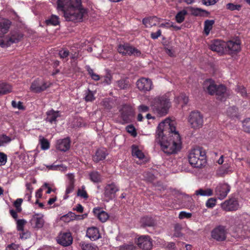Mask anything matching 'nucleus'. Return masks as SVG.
I'll return each mask as SVG.
<instances>
[{
  "instance_id": "680f3d73",
  "label": "nucleus",
  "mask_w": 250,
  "mask_h": 250,
  "mask_svg": "<svg viewBox=\"0 0 250 250\" xmlns=\"http://www.w3.org/2000/svg\"><path fill=\"white\" fill-rule=\"evenodd\" d=\"M102 82L105 84H110L111 82V77L110 75L107 74L104 76V78L102 77Z\"/></svg>"
},
{
  "instance_id": "f704fd0d",
  "label": "nucleus",
  "mask_w": 250,
  "mask_h": 250,
  "mask_svg": "<svg viewBox=\"0 0 250 250\" xmlns=\"http://www.w3.org/2000/svg\"><path fill=\"white\" fill-rule=\"evenodd\" d=\"M214 22V20H207L205 21L204 31L206 35H208L209 34Z\"/></svg>"
},
{
  "instance_id": "7c9ffc66",
  "label": "nucleus",
  "mask_w": 250,
  "mask_h": 250,
  "mask_svg": "<svg viewBox=\"0 0 250 250\" xmlns=\"http://www.w3.org/2000/svg\"><path fill=\"white\" fill-rule=\"evenodd\" d=\"M46 167L48 170H60L61 171H64L67 170V167L64 165L56 164V163H54L51 165H47Z\"/></svg>"
},
{
  "instance_id": "58836bf2",
  "label": "nucleus",
  "mask_w": 250,
  "mask_h": 250,
  "mask_svg": "<svg viewBox=\"0 0 250 250\" xmlns=\"http://www.w3.org/2000/svg\"><path fill=\"white\" fill-rule=\"evenodd\" d=\"M77 196L83 199H87L88 198V195L85 190V187L82 186L81 188H79L77 191Z\"/></svg>"
},
{
  "instance_id": "4c0bfd02",
  "label": "nucleus",
  "mask_w": 250,
  "mask_h": 250,
  "mask_svg": "<svg viewBox=\"0 0 250 250\" xmlns=\"http://www.w3.org/2000/svg\"><path fill=\"white\" fill-rule=\"evenodd\" d=\"M45 23L47 25H57L59 24V19L56 16L52 15L50 18L45 21Z\"/></svg>"
},
{
  "instance_id": "c03bdc74",
  "label": "nucleus",
  "mask_w": 250,
  "mask_h": 250,
  "mask_svg": "<svg viewBox=\"0 0 250 250\" xmlns=\"http://www.w3.org/2000/svg\"><path fill=\"white\" fill-rule=\"evenodd\" d=\"M136 246L133 244H124L123 245L120 246L118 249L119 250H135Z\"/></svg>"
},
{
  "instance_id": "cd10ccee",
  "label": "nucleus",
  "mask_w": 250,
  "mask_h": 250,
  "mask_svg": "<svg viewBox=\"0 0 250 250\" xmlns=\"http://www.w3.org/2000/svg\"><path fill=\"white\" fill-rule=\"evenodd\" d=\"M191 14L195 16H206L208 17L209 13L207 11L199 8L190 7Z\"/></svg>"
},
{
  "instance_id": "09e8293b",
  "label": "nucleus",
  "mask_w": 250,
  "mask_h": 250,
  "mask_svg": "<svg viewBox=\"0 0 250 250\" xmlns=\"http://www.w3.org/2000/svg\"><path fill=\"white\" fill-rule=\"evenodd\" d=\"M243 129L244 131L250 133V118H247L243 121Z\"/></svg>"
},
{
  "instance_id": "b1692460",
  "label": "nucleus",
  "mask_w": 250,
  "mask_h": 250,
  "mask_svg": "<svg viewBox=\"0 0 250 250\" xmlns=\"http://www.w3.org/2000/svg\"><path fill=\"white\" fill-rule=\"evenodd\" d=\"M11 22L8 19L0 17V34H4L8 31Z\"/></svg>"
},
{
  "instance_id": "f3484780",
  "label": "nucleus",
  "mask_w": 250,
  "mask_h": 250,
  "mask_svg": "<svg viewBox=\"0 0 250 250\" xmlns=\"http://www.w3.org/2000/svg\"><path fill=\"white\" fill-rule=\"evenodd\" d=\"M73 241L71 233L70 232L61 233L57 240L58 243L64 247L70 245Z\"/></svg>"
},
{
  "instance_id": "423d86ee",
  "label": "nucleus",
  "mask_w": 250,
  "mask_h": 250,
  "mask_svg": "<svg viewBox=\"0 0 250 250\" xmlns=\"http://www.w3.org/2000/svg\"><path fill=\"white\" fill-rule=\"evenodd\" d=\"M206 152L202 147L197 146L191 149L188 159L189 164L194 167L201 168L206 164Z\"/></svg>"
},
{
  "instance_id": "dca6fc26",
  "label": "nucleus",
  "mask_w": 250,
  "mask_h": 250,
  "mask_svg": "<svg viewBox=\"0 0 250 250\" xmlns=\"http://www.w3.org/2000/svg\"><path fill=\"white\" fill-rule=\"evenodd\" d=\"M137 245L143 250H150L152 247V240L149 236H141L138 239Z\"/></svg>"
},
{
  "instance_id": "a18cd8bd",
  "label": "nucleus",
  "mask_w": 250,
  "mask_h": 250,
  "mask_svg": "<svg viewBox=\"0 0 250 250\" xmlns=\"http://www.w3.org/2000/svg\"><path fill=\"white\" fill-rule=\"evenodd\" d=\"M95 99L93 91L88 89L87 91L85 93V96L84 97L85 101L87 102H92L95 100Z\"/></svg>"
},
{
  "instance_id": "6e6d98bb",
  "label": "nucleus",
  "mask_w": 250,
  "mask_h": 250,
  "mask_svg": "<svg viewBox=\"0 0 250 250\" xmlns=\"http://www.w3.org/2000/svg\"><path fill=\"white\" fill-rule=\"evenodd\" d=\"M12 105L14 108H17L19 109L20 110H24L25 109V107L22 105V103L19 101L18 103H17L15 101H12Z\"/></svg>"
},
{
  "instance_id": "c85d7f7f",
  "label": "nucleus",
  "mask_w": 250,
  "mask_h": 250,
  "mask_svg": "<svg viewBox=\"0 0 250 250\" xmlns=\"http://www.w3.org/2000/svg\"><path fill=\"white\" fill-rule=\"evenodd\" d=\"M141 223L143 227H152L155 225V221L151 217L145 216L141 218Z\"/></svg>"
},
{
  "instance_id": "39448f33",
  "label": "nucleus",
  "mask_w": 250,
  "mask_h": 250,
  "mask_svg": "<svg viewBox=\"0 0 250 250\" xmlns=\"http://www.w3.org/2000/svg\"><path fill=\"white\" fill-rule=\"evenodd\" d=\"M204 88L211 95H215L217 99L225 101L228 96L227 87L222 84L217 85L211 79H207L204 83Z\"/></svg>"
},
{
  "instance_id": "5701e85b",
  "label": "nucleus",
  "mask_w": 250,
  "mask_h": 250,
  "mask_svg": "<svg viewBox=\"0 0 250 250\" xmlns=\"http://www.w3.org/2000/svg\"><path fill=\"white\" fill-rule=\"evenodd\" d=\"M93 212L94 215L102 222H105L109 217L107 213L102 210L101 208H94L93 210Z\"/></svg>"
},
{
  "instance_id": "49530a36",
  "label": "nucleus",
  "mask_w": 250,
  "mask_h": 250,
  "mask_svg": "<svg viewBox=\"0 0 250 250\" xmlns=\"http://www.w3.org/2000/svg\"><path fill=\"white\" fill-rule=\"evenodd\" d=\"M26 221L24 219H19L17 220V229L20 231L23 230Z\"/></svg>"
},
{
  "instance_id": "3c124183",
  "label": "nucleus",
  "mask_w": 250,
  "mask_h": 250,
  "mask_svg": "<svg viewBox=\"0 0 250 250\" xmlns=\"http://www.w3.org/2000/svg\"><path fill=\"white\" fill-rule=\"evenodd\" d=\"M126 131L133 137L137 135V132L135 127L132 125H128L126 127Z\"/></svg>"
},
{
  "instance_id": "e2e57ef3",
  "label": "nucleus",
  "mask_w": 250,
  "mask_h": 250,
  "mask_svg": "<svg viewBox=\"0 0 250 250\" xmlns=\"http://www.w3.org/2000/svg\"><path fill=\"white\" fill-rule=\"evenodd\" d=\"M19 245L13 243L11 244L8 245L6 247L5 250H19Z\"/></svg>"
},
{
  "instance_id": "6e6552de",
  "label": "nucleus",
  "mask_w": 250,
  "mask_h": 250,
  "mask_svg": "<svg viewBox=\"0 0 250 250\" xmlns=\"http://www.w3.org/2000/svg\"><path fill=\"white\" fill-rule=\"evenodd\" d=\"M117 50L123 56H133L138 57H140L142 54L140 50L128 43L119 44Z\"/></svg>"
},
{
  "instance_id": "473e14b6",
  "label": "nucleus",
  "mask_w": 250,
  "mask_h": 250,
  "mask_svg": "<svg viewBox=\"0 0 250 250\" xmlns=\"http://www.w3.org/2000/svg\"><path fill=\"white\" fill-rule=\"evenodd\" d=\"M195 194L202 196H209L213 195V190L211 188H200L195 191Z\"/></svg>"
},
{
  "instance_id": "338daca9",
  "label": "nucleus",
  "mask_w": 250,
  "mask_h": 250,
  "mask_svg": "<svg viewBox=\"0 0 250 250\" xmlns=\"http://www.w3.org/2000/svg\"><path fill=\"white\" fill-rule=\"evenodd\" d=\"M74 188V183H69L66 189L65 194H68L71 193L73 191Z\"/></svg>"
},
{
  "instance_id": "0eeeda50",
  "label": "nucleus",
  "mask_w": 250,
  "mask_h": 250,
  "mask_svg": "<svg viewBox=\"0 0 250 250\" xmlns=\"http://www.w3.org/2000/svg\"><path fill=\"white\" fill-rule=\"evenodd\" d=\"M23 35L18 31H12L6 36H0V46L7 47L12 44L19 42Z\"/></svg>"
},
{
  "instance_id": "1a4fd4ad",
  "label": "nucleus",
  "mask_w": 250,
  "mask_h": 250,
  "mask_svg": "<svg viewBox=\"0 0 250 250\" xmlns=\"http://www.w3.org/2000/svg\"><path fill=\"white\" fill-rule=\"evenodd\" d=\"M188 121L192 128H200L203 125V116L200 112L193 111L189 114Z\"/></svg>"
},
{
  "instance_id": "a19ab883",
  "label": "nucleus",
  "mask_w": 250,
  "mask_h": 250,
  "mask_svg": "<svg viewBox=\"0 0 250 250\" xmlns=\"http://www.w3.org/2000/svg\"><path fill=\"white\" fill-rule=\"evenodd\" d=\"M40 143L42 149L47 150L49 148L50 143L47 140V139L43 137L40 139Z\"/></svg>"
},
{
  "instance_id": "37998d69",
  "label": "nucleus",
  "mask_w": 250,
  "mask_h": 250,
  "mask_svg": "<svg viewBox=\"0 0 250 250\" xmlns=\"http://www.w3.org/2000/svg\"><path fill=\"white\" fill-rule=\"evenodd\" d=\"M241 7H242L241 5L235 4L233 3H229L227 4V5H226L227 9L230 10V11H234V10L239 11V10H240Z\"/></svg>"
},
{
  "instance_id": "a211bd4d",
  "label": "nucleus",
  "mask_w": 250,
  "mask_h": 250,
  "mask_svg": "<svg viewBox=\"0 0 250 250\" xmlns=\"http://www.w3.org/2000/svg\"><path fill=\"white\" fill-rule=\"evenodd\" d=\"M119 190L118 187L115 183H112L106 185L104 190V195L109 200L112 199L114 194Z\"/></svg>"
},
{
  "instance_id": "a878e982",
  "label": "nucleus",
  "mask_w": 250,
  "mask_h": 250,
  "mask_svg": "<svg viewBox=\"0 0 250 250\" xmlns=\"http://www.w3.org/2000/svg\"><path fill=\"white\" fill-rule=\"evenodd\" d=\"M46 121L50 123L56 122L57 118L60 116V112L59 111H54L53 109L48 111L46 112Z\"/></svg>"
},
{
  "instance_id": "9d476101",
  "label": "nucleus",
  "mask_w": 250,
  "mask_h": 250,
  "mask_svg": "<svg viewBox=\"0 0 250 250\" xmlns=\"http://www.w3.org/2000/svg\"><path fill=\"white\" fill-rule=\"evenodd\" d=\"M120 118L122 119V124L131 122L134 118V110L129 105H124L120 110Z\"/></svg>"
},
{
  "instance_id": "72a5a7b5",
  "label": "nucleus",
  "mask_w": 250,
  "mask_h": 250,
  "mask_svg": "<svg viewBox=\"0 0 250 250\" xmlns=\"http://www.w3.org/2000/svg\"><path fill=\"white\" fill-rule=\"evenodd\" d=\"M187 15V11L185 9L179 11L175 16V20L176 22L179 23L183 22L185 19L186 16Z\"/></svg>"
},
{
  "instance_id": "7ed1b4c3",
  "label": "nucleus",
  "mask_w": 250,
  "mask_h": 250,
  "mask_svg": "<svg viewBox=\"0 0 250 250\" xmlns=\"http://www.w3.org/2000/svg\"><path fill=\"white\" fill-rule=\"evenodd\" d=\"M172 94L167 92L163 95L152 97L149 100L152 111L159 116L166 115L171 106Z\"/></svg>"
},
{
  "instance_id": "c9c22d12",
  "label": "nucleus",
  "mask_w": 250,
  "mask_h": 250,
  "mask_svg": "<svg viewBox=\"0 0 250 250\" xmlns=\"http://www.w3.org/2000/svg\"><path fill=\"white\" fill-rule=\"evenodd\" d=\"M12 88L10 85L7 83H0V95L5 94L11 91Z\"/></svg>"
},
{
  "instance_id": "4d7b16f0",
  "label": "nucleus",
  "mask_w": 250,
  "mask_h": 250,
  "mask_svg": "<svg viewBox=\"0 0 250 250\" xmlns=\"http://www.w3.org/2000/svg\"><path fill=\"white\" fill-rule=\"evenodd\" d=\"M70 52L67 49H62L59 52V56L62 59H66L69 55Z\"/></svg>"
},
{
  "instance_id": "0e129e2a",
  "label": "nucleus",
  "mask_w": 250,
  "mask_h": 250,
  "mask_svg": "<svg viewBox=\"0 0 250 250\" xmlns=\"http://www.w3.org/2000/svg\"><path fill=\"white\" fill-rule=\"evenodd\" d=\"M7 155L3 152H0V165H4L7 162Z\"/></svg>"
},
{
  "instance_id": "e433bc0d",
  "label": "nucleus",
  "mask_w": 250,
  "mask_h": 250,
  "mask_svg": "<svg viewBox=\"0 0 250 250\" xmlns=\"http://www.w3.org/2000/svg\"><path fill=\"white\" fill-rule=\"evenodd\" d=\"M174 101L176 104H180L182 102L184 105H186L188 102V98L185 94L181 93L179 96L174 99Z\"/></svg>"
},
{
  "instance_id": "69168bd1",
  "label": "nucleus",
  "mask_w": 250,
  "mask_h": 250,
  "mask_svg": "<svg viewBox=\"0 0 250 250\" xmlns=\"http://www.w3.org/2000/svg\"><path fill=\"white\" fill-rule=\"evenodd\" d=\"M162 31L160 29H159L156 32H152L150 34L151 38L153 40L158 39L161 36Z\"/></svg>"
},
{
  "instance_id": "4be33fe9",
  "label": "nucleus",
  "mask_w": 250,
  "mask_h": 250,
  "mask_svg": "<svg viewBox=\"0 0 250 250\" xmlns=\"http://www.w3.org/2000/svg\"><path fill=\"white\" fill-rule=\"evenodd\" d=\"M107 155L108 153L105 148H99L96 150L95 155L93 156V160L96 163H98L101 161L104 160Z\"/></svg>"
},
{
  "instance_id": "f03ea898",
  "label": "nucleus",
  "mask_w": 250,
  "mask_h": 250,
  "mask_svg": "<svg viewBox=\"0 0 250 250\" xmlns=\"http://www.w3.org/2000/svg\"><path fill=\"white\" fill-rule=\"evenodd\" d=\"M57 9L62 12L67 21L74 22L82 21L87 10L82 5V0H58Z\"/></svg>"
},
{
  "instance_id": "de8ad7c7",
  "label": "nucleus",
  "mask_w": 250,
  "mask_h": 250,
  "mask_svg": "<svg viewBox=\"0 0 250 250\" xmlns=\"http://www.w3.org/2000/svg\"><path fill=\"white\" fill-rule=\"evenodd\" d=\"M238 113V109L235 106H231L228 108L227 110L228 115L230 117L236 116Z\"/></svg>"
},
{
  "instance_id": "20e7f679",
  "label": "nucleus",
  "mask_w": 250,
  "mask_h": 250,
  "mask_svg": "<svg viewBox=\"0 0 250 250\" xmlns=\"http://www.w3.org/2000/svg\"><path fill=\"white\" fill-rule=\"evenodd\" d=\"M240 41L230 40L227 42L218 40H215L210 45V49L213 51L224 53L228 49L230 53H236L240 51Z\"/></svg>"
},
{
  "instance_id": "ea45409f",
  "label": "nucleus",
  "mask_w": 250,
  "mask_h": 250,
  "mask_svg": "<svg viewBox=\"0 0 250 250\" xmlns=\"http://www.w3.org/2000/svg\"><path fill=\"white\" fill-rule=\"evenodd\" d=\"M90 180L94 183H98L101 180L100 174L97 171H93L89 174Z\"/></svg>"
},
{
  "instance_id": "412c9836",
  "label": "nucleus",
  "mask_w": 250,
  "mask_h": 250,
  "mask_svg": "<svg viewBox=\"0 0 250 250\" xmlns=\"http://www.w3.org/2000/svg\"><path fill=\"white\" fill-rule=\"evenodd\" d=\"M86 235L92 241L96 240L101 237L99 229L95 227L88 228Z\"/></svg>"
},
{
  "instance_id": "2f4dec72",
  "label": "nucleus",
  "mask_w": 250,
  "mask_h": 250,
  "mask_svg": "<svg viewBox=\"0 0 250 250\" xmlns=\"http://www.w3.org/2000/svg\"><path fill=\"white\" fill-rule=\"evenodd\" d=\"M132 154L133 156L141 160L144 159L145 157V155L143 152L135 145L132 146Z\"/></svg>"
},
{
  "instance_id": "8fccbe9b",
  "label": "nucleus",
  "mask_w": 250,
  "mask_h": 250,
  "mask_svg": "<svg viewBox=\"0 0 250 250\" xmlns=\"http://www.w3.org/2000/svg\"><path fill=\"white\" fill-rule=\"evenodd\" d=\"M81 248L83 250H98L97 246L90 244H83Z\"/></svg>"
},
{
  "instance_id": "bb28decb",
  "label": "nucleus",
  "mask_w": 250,
  "mask_h": 250,
  "mask_svg": "<svg viewBox=\"0 0 250 250\" xmlns=\"http://www.w3.org/2000/svg\"><path fill=\"white\" fill-rule=\"evenodd\" d=\"M81 216L76 215L75 213L69 211L66 214L62 216L61 220L64 222L68 223L74 220L80 219Z\"/></svg>"
},
{
  "instance_id": "774afa93",
  "label": "nucleus",
  "mask_w": 250,
  "mask_h": 250,
  "mask_svg": "<svg viewBox=\"0 0 250 250\" xmlns=\"http://www.w3.org/2000/svg\"><path fill=\"white\" fill-rule=\"evenodd\" d=\"M138 109L140 112H146L148 111L149 108L147 105L141 104L138 106Z\"/></svg>"
},
{
  "instance_id": "864d4df0",
  "label": "nucleus",
  "mask_w": 250,
  "mask_h": 250,
  "mask_svg": "<svg viewBox=\"0 0 250 250\" xmlns=\"http://www.w3.org/2000/svg\"><path fill=\"white\" fill-rule=\"evenodd\" d=\"M216 204V199L214 198H210L208 199L206 203V206L208 208H213Z\"/></svg>"
},
{
  "instance_id": "13d9d810",
  "label": "nucleus",
  "mask_w": 250,
  "mask_h": 250,
  "mask_svg": "<svg viewBox=\"0 0 250 250\" xmlns=\"http://www.w3.org/2000/svg\"><path fill=\"white\" fill-rule=\"evenodd\" d=\"M21 231L20 237L21 239H26L30 237V232L29 231L23 230Z\"/></svg>"
},
{
  "instance_id": "bf43d9fd",
  "label": "nucleus",
  "mask_w": 250,
  "mask_h": 250,
  "mask_svg": "<svg viewBox=\"0 0 250 250\" xmlns=\"http://www.w3.org/2000/svg\"><path fill=\"white\" fill-rule=\"evenodd\" d=\"M192 214L191 213L187 212L186 211H181L179 214V218L180 219L184 218H189L191 217Z\"/></svg>"
},
{
  "instance_id": "f257e3e1",
  "label": "nucleus",
  "mask_w": 250,
  "mask_h": 250,
  "mask_svg": "<svg viewBox=\"0 0 250 250\" xmlns=\"http://www.w3.org/2000/svg\"><path fill=\"white\" fill-rule=\"evenodd\" d=\"M156 142L163 152L168 155L175 154L181 148V137L174 123L169 119L159 124L156 133Z\"/></svg>"
},
{
  "instance_id": "79ce46f5",
  "label": "nucleus",
  "mask_w": 250,
  "mask_h": 250,
  "mask_svg": "<svg viewBox=\"0 0 250 250\" xmlns=\"http://www.w3.org/2000/svg\"><path fill=\"white\" fill-rule=\"evenodd\" d=\"M86 70L92 80L97 81L100 79V76L94 73L93 70L89 66L87 67Z\"/></svg>"
},
{
  "instance_id": "c756f323",
  "label": "nucleus",
  "mask_w": 250,
  "mask_h": 250,
  "mask_svg": "<svg viewBox=\"0 0 250 250\" xmlns=\"http://www.w3.org/2000/svg\"><path fill=\"white\" fill-rule=\"evenodd\" d=\"M116 86L120 89H126L130 86L129 81L127 79H122L116 82Z\"/></svg>"
},
{
  "instance_id": "9b49d317",
  "label": "nucleus",
  "mask_w": 250,
  "mask_h": 250,
  "mask_svg": "<svg viewBox=\"0 0 250 250\" xmlns=\"http://www.w3.org/2000/svg\"><path fill=\"white\" fill-rule=\"evenodd\" d=\"M51 83L40 79L35 80L31 83L30 89L32 91L39 93L50 86Z\"/></svg>"
},
{
  "instance_id": "052dcab7",
  "label": "nucleus",
  "mask_w": 250,
  "mask_h": 250,
  "mask_svg": "<svg viewBox=\"0 0 250 250\" xmlns=\"http://www.w3.org/2000/svg\"><path fill=\"white\" fill-rule=\"evenodd\" d=\"M237 91L238 93L244 97L247 95V91L245 87L242 85H238L237 87Z\"/></svg>"
},
{
  "instance_id": "6ab92c4d",
  "label": "nucleus",
  "mask_w": 250,
  "mask_h": 250,
  "mask_svg": "<svg viewBox=\"0 0 250 250\" xmlns=\"http://www.w3.org/2000/svg\"><path fill=\"white\" fill-rule=\"evenodd\" d=\"M70 139L69 137L57 141L56 148L61 151L65 152L70 148Z\"/></svg>"
},
{
  "instance_id": "4468645a",
  "label": "nucleus",
  "mask_w": 250,
  "mask_h": 250,
  "mask_svg": "<svg viewBox=\"0 0 250 250\" xmlns=\"http://www.w3.org/2000/svg\"><path fill=\"white\" fill-rule=\"evenodd\" d=\"M230 189V187L226 183H220L215 189V195L219 199H224Z\"/></svg>"
},
{
  "instance_id": "5fc2aeb1",
  "label": "nucleus",
  "mask_w": 250,
  "mask_h": 250,
  "mask_svg": "<svg viewBox=\"0 0 250 250\" xmlns=\"http://www.w3.org/2000/svg\"><path fill=\"white\" fill-rule=\"evenodd\" d=\"M11 141V138L6 135L2 134L0 135V146H2L4 143H9Z\"/></svg>"
},
{
  "instance_id": "f8f14e48",
  "label": "nucleus",
  "mask_w": 250,
  "mask_h": 250,
  "mask_svg": "<svg viewBox=\"0 0 250 250\" xmlns=\"http://www.w3.org/2000/svg\"><path fill=\"white\" fill-rule=\"evenodd\" d=\"M227 229L225 226L219 225L215 227L211 232L213 239L217 241H223L227 237Z\"/></svg>"
},
{
  "instance_id": "2eb2a0df",
  "label": "nucleus",
  "mask_w": 250,
  "mask_h": 250,
  "mask_svg": "<svg viewBox=\"0 0 250 250\" xmlns=\"http://www.w3.org/2000/svg\"><path fill=\"white\" fill-rule=\"evenodd\" d=\"M137 88L141 91L146 92L152 89V82L150 79L144 77L141 78L136 82Z\"/></svg>"
},
{
  "instance_id": "aec40b11",
  "label": "nucleus",
  "mask_w": 250,
  "mask_h": 250,
  "mask_svg": "<svg viewBox=\"0 0 250 250\" xmlns=\"http://www.w3.org/2000/svg\"><path fill=\"white\" fill-rule=\"evenodd\" d=\"M30 223L34 228L39 229L43 226L44 221L42 215L35 214L33 216Z\"/></svg>"
},
{
  "instance_id": "393cba45",
  "label": "nucleus",
  "mask_w": 250,
  "mask_h": 250,
  "mask_svg": "<svg viewBox=\"0 0 250 250\" xmlns=\"http://www.w3.org/2000/svg\"><path fill=\"white\" fill-rule=\"evenodd\" d=\"M143 23L146 27L155 26L160 22V19L156 16L145 18L143 20Z\"/></svg>"
},
{
  "instance_id": "603ef678",
  "label": "nucleus",
  "mask_w": 250,
  "mask_h": 250,
  "mask_svg": "<svg viewBox=\"0 0 250 250\" xmlns=\"http://www.w3.org/2000/svg\"><path fill=\"white\" fill-rule=\"evenodd\" d=\"M22 202V199L21 198H18L14 203V206L16 208V210L18 212H21L22 208L21 205Z\"/></svg>"
},
{
  "instance_id": "ddd939ff",
  "label": "nucleus",
  "mask_w": 250,
  "mask_h": 250,
  "mask_svg": "<svg viewBox=\"0 0 250 250\" xmlns=\"http://www.w3.org/2000/svg\"><path fill=\"white\" fill-rule=\"evenodd\" d=\"M222 209L227 211L236 210L239 208L237 199L235 197H231L221 204Z\"/></svg>"
}]
</instances>
